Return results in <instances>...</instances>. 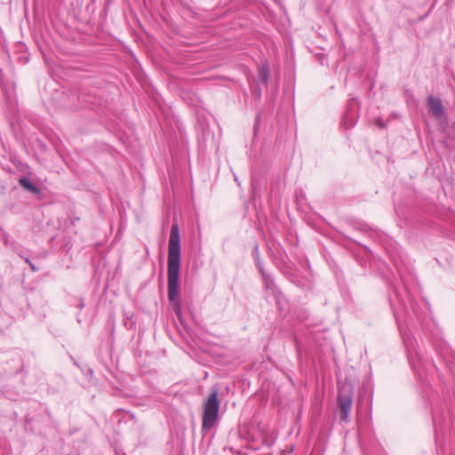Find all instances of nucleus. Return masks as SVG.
Instances as JSON below:
<instances>
[{
	"instance_id": "9d476101",
	"label": "nucleus",
	"mask_w": 455,
	"mask_h": 455,
	"mask_svg": "<svg viewBox=\"0 0 455 455\" xmlns=\"http://www.w3.org/2000/svg\"><path fill=\"white\" fill-rule=\"evenodd\" d=\"M20 256L24 259L25 262L28 263L29 265V267H31L32 271L33 272H36L38 271V267H36L32 262L31 260L28 259V258H25L23 257L21 254H20Z\"/></svg>"
},
{
	"instance_id": "ddd939ff",
	"label": "nucleus",
	"mask_w": 455,
	"mask_h": 455,
	"mask_svg": "<svg viewBox=\"0 0 455 455\" xmlns=\"http://www.w3.org/2000/svg\"><path fill=\"white\" fill-rule=\"evenodd\" d=\"M413 368L415 369V371H416L417 374H419V377H421V374H420V372H419V370L418 369V366H416V364H415V363H413Z\"/></svg>"
},
{
	"instance_id": "9b49d317",
	"label": "nucleus",
	"mask_w": 455,
	"mask_h": 455,
	"mask_svg": "<svg viewBox=\"0 0 455 455\" xmlns=\"http://www.w3.org/2000/svg\"><path fill=\"white\" fill-rule=\"evenodd\" d=\"M260 85L258 84V87L254 90L253 94L257 99H259L261 97V89L259 88Z\"/></svg>"
},
{
	"instance_id": "20e7f679",
	"label": "nucleus",
	"mask_w": 455,
	"mask_h": 455,
	"mask_svg": "<svg viewBox=\"0 0 455 455\" xmlns=\"http://www.w3.org/2000/svg\"><path fill=\"white\" fill-rule=\"evenodd\" d=\"M427 107L428 112L436 118H440L444 114V107L440 99L434 96H428Z\"/></svg>"
},
{
	"instance_id": "6e6552de",
	"label": "nucleus",
	"mask_w": 455,
	"mask_h": 455,
	"mask_svg": "<svg viewBox=\"0 0 455 455\" xmlns=\"http://www.w3.org/2000/svg\"><path fill=\"white\" fill-rule=\"evenodd\" d=\"M355 104H356V101H355V99H350L349 100L348 105H347L348 110H347V115L343 118V124L347 128H350V127L354 126L355 124V120L354 116L350 115V110H351L352 108H354L355 106Z\"/></svg>"
},
{
	"instance_id": "0eeeda50",
	"label": "nucleus",
	"mask_w": 455,
	"mask_h": 455,
	"mask_svg": "<svg viewBox=\"0 0 455 455\" xmlns=\"http://www.w3.org/2000/svg\"><path fill=\"white\" fill-rule=\"evenodd\" d=\"M20 186L26 189L27 191L34 194V195H40L41 189L32 183V181L27 178V177H21L19 180Z\"/></svg>"
},
{
	"instance_id": "1a4fd4ad",
	"label": "nucleus",
	"mask_w": 455,
	"mask_h": 455,
	"mask_svg": "<svg viewBox=\"0 0 455 455\" xmlns=\"http://www.w3.org/2000/svg\"><path fill=\"white\" fill-rule=\"evenodd\" d=\"M252 254H253V259L256 263V266H257L258 269L259 270L260 274L266 272L264 269L263 264L260 260L258 244H255L253 251H252Z\"/></svg>"
},
{
	"instance_id": "f03ea898",
	"label": "nucleus",
	"mask_w": 455,
	"mask_h": 455,
	"mask_svg": "<svg viewBox=\"0 0 455 455\" xmlns=\"http://www.w3.org/2000/svg\"><path fill=\"white\" fill-rule=\"evenodd\" d=\"M220 403L218 399V391L213 390L203 406L202 431L204 433L212 429L219 420Z\"/></svg>"
},
{
	"instance_id": "f257e3e1",
	"label": "nucleus",
	"mask_w": 455,
	"mask_h": 455,
	"mask_svg": "<svg viewBox=\"0 0 455 455\" xmlns=\"http://www.w3.org/2000/svg\"><path fill=\"white\" fill-rule=\"evenodd\" d=\"M180 238L178 224H173L171 228L168 259V299L172 305V309L179 319L181 318V304L178 299L180 295Z\"/></svg>"
},
{
	"instance_id": "4468645a",
	"label": "nucleus",
	"mask_w": 455,
	"mask_h": 455,
	"mask_svg": "<svg viewBox=\"0 0 455 455\" xmlns=\"http://www.w3.org/2000/svg\"><path fill=\"white\" fill-rule=\"evenodd\" d=\"M84 307V302L83 300H81V302L79 304V308L82 309Z\"/></svg>"
},
{
	"instance_id": "39448f33",
	"label": "nucleus",
	"mask_w": 455,
	"mask_h": 455,
	"mask_svg": "<svg viewBox=\"0 0 455 455\" xmlns=\"http://www.w3.org/2000/svg\"><path fill=\"white\" fill-rule=\"evenodd\" d=\"M261 275L263 276L265 289L275 298L276 303L279 305L280 297L282 295L281 291L276 287L272 276L269 274L264 272L261 273Z\"/></svg>"
},
{
	"instance_id": "f8f14e48",
	"label": "nucleus",
	"mask_w": 455,
	"mask_h": 455,
	"mask_svg": "<svg viewBox=\"0 0 455 455\" xmlns=\"http://www.w3.org/2000/svg\"><path fill=\"white\" fill-rule=\"evenodd\" d=\"M433 421H434L435 431H437L438 416L435 412H433Z\"/></svg>"
},
{
	"instance_id": "7ed1b4c3",
	"label": "nucleus",
	"mask_w": 455,
	"mask_h": 455,
	"mask_svg": "<svg viewBox=\"0 0 455 455\" xmlns=\"http://www.w3.org/2000/svg\"><path fill=\"white\" fill-rule=\"evenodd\" d=\"M353 396V388L350 385L344 384L339 387L337 402L340 411L339 419L341 421H348V415L352 409Z\"/></svg>"
},
{
	"instance_id": "423d86ee",
	"label": "nucleus",
	"mask_w": 455,
	"mask_h": 455,
	"mask_svg": "<svg viewBox=\"0 0 455 455\" xmlns=\"http://www.w3.org/2000/svg\"><path fill=\"white\" fill-rule=\"evenodd\" d=\"M270 77V69L267 63H263L259 67L258 76H257V84L259 85L267 84L268 79Z\"/></svg>"
}]
</instances>
